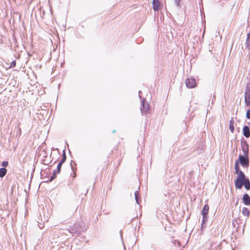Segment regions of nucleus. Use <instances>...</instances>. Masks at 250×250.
<instances>
[{"mask_svg": "<svg viewBox=\"0 0 250 250\" xmlns=\"http://www.w3.org/2000/svg\"><path fill=\"white\" fill-rule=\"evenodd\" d=\"M237 174L238 176L234 181V184L236 188L241 189L243 186L244 182L248 178H246V176L243 172H240Z\"/></svg>", "mask_w": 250, "mask_h": 250, "instance_id": "f257e3e1", "label": "nucleus"}, {"mask_svg": "<svg viewBox=\"0 0 250 250\" xmlns=\"http://www.w3.org/2000/svg\"><path fill=\"white\" fill-rule=\"evenodd\" d=\"M245 101L247 106H250V82L249 83L246 87L245 92Z\"/></svg>", "mask_w": 250, "mask_h": 250, "instance_id": "f03ea898", "label": "nucleus"}, {"mask_svg": "<svg viewBox=\"0 0 250 250\" xmlns=\"http://www.w3.org/2000/svg\"><path fill=\"white\" fill-rule=\"evenodd\" d=\"M239 161L240 163L244 167H248L249 166V158L247 156V155H240L239 156Z\"/></svg>", "mask_w": 250, "mask_h": 250, "instance_id": "7ed1b4c3", "label": "nucleus"}, {"mask_svg": "<svg viewBox=\"0 0 250 250\" xmlns=\"http://www.w3.org/2000/svg\"><path fill=\"white\" fill-rule=\"evenodd\" d=\"M185 83L186 86L189 88H193L196 85V81L192 77H189L187 78Z\"/></svg>", "mask_w": 250, "mask_h": 250, "instance_id": "20e7f679", "label": "nucleus"}, {"mask_svg": "<svg viewBox=\"0 0 250 250\" xmlns=\"http://www.w3.org/2000/svg\"><path fill=\"white\" fill-rule=\"evenodd\" d=\"M241 148L244 155H247L249 152V146L246 141H241Z\"/></svg>", "mask_w": 250, "mask_h": 250, "instance_id": "39448f33", "label": "nucleus"}, {"mask_svg": "<svg viewBox=\"0 0 250 250\" xmlns=\"http://www.w3.org/2000/svg\"><path fill=\"white\" fill-rule=\"evenodd\" d=\"M149 109V105L147 103H146L145 100H144L142 103V107L141 108V111L142 114H146L147 112Z\"/></svg>", "mask_w": 250, "mask_h": 250, "instance_id": "423d86ee", "label": "nucleus"}, {"mask_svg": "<svg viewBox=\"0 0 250 250\" xmlns=\"http://www.w3.org/2000/svg\"><path fill=\"white\" fill-rule=\"evenodd\" d=\"M243 203L245 205H250V196L247 193H245L242 198Z\"/></svg>", "mask_w": 250, "mask_h": 250, "instance_id": "0eeeda50", "label": "nucleus"}, {"mask_svg": "<svg viewBox=\"0 0 250 250\" xmlns=\"http://www.w3.org/2000/svg\"><path fill=\"white\" fill-rule=\"evenodd\" d=\"M153 8L154 11H158L160 8V3L159 0H153Z\"/></svg>", "mask_w": 250, "mask_h": 250, "instance_id": "6e6552de", "label": "nucleus"}, {"mask_svg": "<svg viewBox=\"0 0 250 250\" xmlns=\"http://www.w3.org/2000/svg\"><path fill=\"white\" fill-rule=\"evenodd\" d=\"M243 135L246 137L249 138L250 136V131L248 126H244L243 128Z\"/></svg>", "mask_w": 250, "mask_h": 250, "instance_id": "1a4fd4ad", "label": "nucleus"}, {"mask_svg": "<svg viewBox=\"0 0 250 250\" xmlns=\"http://www.w3.org/2000/svg\"><path fill=\"white\" fill-rule=\"evenodd\" d=\"M209 209V207L208 205H205L202 211V215L203 216H207L208 211Z\"/></svg>", "mask_w": 250, "mask_h": 250, "instance_id": "9d476101", "label": "nucleus"}, {"mask_svg": "<svg viewBox=\"0 0 250 250\" xmlns=\"http://www.w3.org/2000/svg\"><path fill=\"white\" fill-rule=\"evenodd\" d=\"M242 213L248 218L250 215V211L248 208L244 207L242 209Z\"/></svg>", "mask_w": 250, "mask_h": 250, "instance_id": "9b49d317", "label": "nucleus"}, {"mask_svg": "<svg viewBox=\"0 0 250 250\" xmlns=\"http://www.w3.org/2000/svg\"><path fill=\"white\" fill-rule=\"evenodd\" d=\"M234 121L233 118H232L229 121V128L230 131L233 133L234 132Z\"/></svg>", "mask_w": 250, "mask_h": 250, "instance_id": "f8f14e48", "label": "nucleus"}, {"mask_svg": "<svg viewBox=\"0 0 250 250\" xmlns=\"http://www.w3.org/2000/svg\"><path fill=\"white\" fill-rule=\"evenodd\" d=\"M234 169H235V173L236 174L239 173L240 172H242L241 170H240L239 167V165H238V161H236L235 162Z\"/></svg>", "mask_w": 250, "mask_h": 250, "instance_id": "ddd939ff", "label": "nucleus"}, {"mask_svg": "<svg viewBox=\"0 0 250 250\" xmlns=\"http://www.w3.org/2000/svg\"><path fill=\"white\" fill-rule=\"evenodd\" d=\"M243 185L245 186L246 189L249 190L250 189V182L249 179L245 180V181L244 182Z\"/></svg>", "mask_w": 250, "mask_h": 250, "instance_id": "4468645a", "label": "nucleus"}, {"mask_svg": "<svg viewBox=\"0 0 250 250\" xmlns=\"http://www.w3.org/2000/svg\"><path fill=\"white\" fill-rule=\"evenodd\" d=\"M7 170L5 168H0V177L2 178L4 177L6 173Z\"/></svg>", "mask_w": 250, "mask_h": 250, "instance_id": "2eb2a0df", "label": "nucleus"}, {"mask_svg": "<svg viewBox=\"0 0 250 250\" xmlns=\"http://www.w3.org/2000/svg\"><path fill=\"white\" fill-rule=\"evenodd\" d=\"M208 218L207 216H203L202 223L201 224V228L203 229L206 228V225H205V222L207 221Z\"/></svg>", "mask_w": 250, "mask_h": 250, "instance_id": "dca6fc26", "label": "nucleus"}, {"mask_svg": "<svg viewBox=\"0 0 250 250\" xmlns=\"http://www.w3.org/2000/svg\"><path fill=\"white\" fill-rule=\"evenodd\" d=\"M134 194H135V200H136V203L139 204V192L138 191H136L134 193Z\"/></svg>", "mask_w": 250, "mask_h": 250, "instance_id": "f3484780", "label": "nucleus"}, {"mask_svg": "<svg viewBox=\"0 0 250 250\" xmlns=\"http://www.w3.org/2000/svg\"><path fill=\"white\" fill-rule=\"evenodd\" d=\"M61 167H62V165L61 164L58 163V166H57V170L54 171L55 174L60 173V172L61 171Z\"/></svg>", "mask_w": 250, "mask_h": 250, "instance_id": "a211bd4d", "label": "nucleus"}, {"mask_svg": "<svg viewBox=\"0 0 250 250\" xmlns=\"http://www.w3.org/2000/svg\"><path fill=\"white\" fill-rule=\"evenodd\" d=\"M66 160V156L65 153H63V157L62 159V160L59 162V164H61L62 165V164Z\"/></svg>", "mask_w": 250, "mask_h": 250, "instance_id": "6ab92c4d", "label": "nucleus"}, {"mask_svg": "<svg viewBox=\"0 0 250 250\" xmlns=\"http://www.w3.org/2000/svg\"><path fill=\"white\" fill-rule=\"evenodd\" d=\"M16 62L15 60H14L11 62V65L9 66L8 68H11L15 67L16 66Z\"/></svg>", "mask_w": 250, "mask_h": 250, "instance_id": "aec40b11", "label": "nucleus"}, {"mask_svg": "<svg viewBox=\"0 0 250 250\" xmlns=\"http://www.w3.org/2000/svg\"><path fill=\"white\" fill-rule=\"evenodd\" d=\"M246 117L248 119H250V109L247 110L246 113Z\"/></svg>", "mask_w": 250, "mask_h": 250, "instance_id": "412c9836", "label": "nucleus"}, {"mask_svg": "<svg viewBox=\"0 0 250 250\" xmlns=\"http://www.w3.org/2000/svg\"><path fill=\"white\" fill-rule=\"evenodd\" d=\"M8 164L7 161H3L2 163V166L3 167H7Z\"/></svg>", "mask_w": 250, "mask_h": 250, "instance_id": "4be33fe9", "label": "nucleus"}, {"mask_svg": "<svg viewBox=\"0 0 250 250\" xmlns=\"http://www.w3.org/2000/svg\"><path fill=\"white\" fill-rule=\"evenodd\" d=\"M72 175V177H73V178H74L75 177H76V172L75 171H73V173L72 174H71Z\"/></svg>", "mask_w": 250, "mask_h": 250, "instance_id": "5701e85b", "label": "nucleus"}, {"mask_svg": "<svg viewBox=\"0 0 250 250\" xmlns=\"http://www.w3.org/2000/svg\"><path fill=\"white\" fill-rule=\"evenodd\" d=\"M180 0H175V2H176V3L177 4V5H179V3Z\"/></svg>", "mask_w": 250, "mask_h": 250, "instance_id": "b1692460", "label": "nucleus"}, {"mask_svg": "<svg viewBox=\"0 0 250 250\" xmlns=\"http://www.w3.org/2000/svg\"><path fill=\"white\" fill-rule=\"evenodd\" d=\"M141 92V91H139V94H140V93Z\"/></svg>", "mask_w": 250, "mask_h": 250, "instance_id": "393cba45", "label": "nucleus"}]
</instances>
